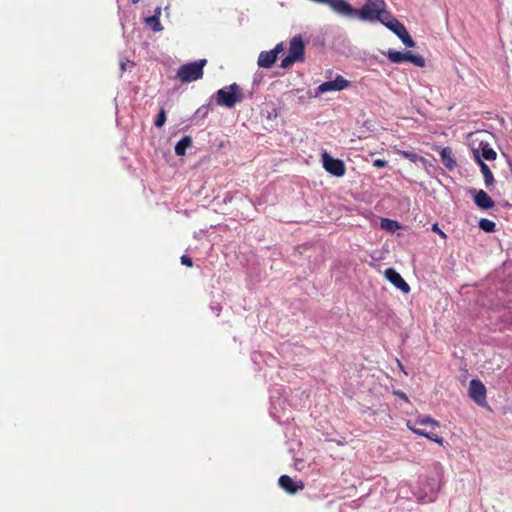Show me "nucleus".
Here are the masks:
<instances>
[{"instance_id": "1", "label": "nucleus", "mask_w": 512, "mask_h": 512, "mask_svg": "<svg viewBox=\"0 0 512 512\" xmlns=\"http://www.w3.org/2000/svg\"><path fill=\"white\" fill-rule=\"evenodd\" d=\"M352 14H342L343 16L359 17L361 20L382 22L388 16L390 11L387 10L385 0H366L360 10L354 9Z\"/></svg>"}, {"instance_id": "2", "label": "nucleus", "mask_w": 512, "mask_h": 512, "mask_svg": "<svg viewBox=\"0 0 512 512\" xmlns=\"http://www.w3.org/2000/svg\"><path fill=\"white\" fill-rule=\"evenodd\" d=\"M439 425L440 424L438 421L429 416L418 417L414 422H407V427L413 433L419 436H423L439 445H443L444 439L432 431L433 429L439 427Z\"/></svg>"}, {"instance_id": "3", "label": "nucleus", "mask_w": 512, "mask_h": 512, "mask_svg": "<svg viewBox=\"0 0 512 512\" xmlns=\"http://www.w3.org/2000/svg\"><path fill=\"white\" fill-rule=\"evenodd\" d=\"M215 100L220 106L233 108L237 103L243 100V93L240 86L233 83L219 89L215 94Z\"/></svg>"}, {"instance_id": "4", "label": "nucleus", "mask_w": 512, "mask_h": 512, "mask_svg": "<svg viewBox=\"0 0 512 512\" xmlns=\"http://www.w3.org/2000/svg\"><path fill=\"white\" fill-rule=\"evenodd\" d=\"M207 64L206 59H199L194 62L183 64L177 71V78L182 83H190L202 79L203 69Z\"/></svg>"}, {"instance_id": "5", "label": "nucleus", "mask_w": 512, "mask_h": 512, "mask_svg": "<svg viewBox=\"0 0 512 512\" xmlns=\"http://www.w3.org/2000/svg\"><path fill=\"white\" fill-rule=\"evenodd\" d=\"M305 47L301 36L293 37L290 41L288 55L281 61V67L286 69L297 61L304 60Z\"/></svg>"}, {"instance_id": "6", "label": "nucleus", "mask_w": 512, "mask_h": 512, "mask_svg": "<svg viewBox=\"0 0 512 512\" xmlns=\"http://www.w3.org/2000/svg\"><path fill=\"white\" fill-rule=\"evenodd\" d=\"M324 169L333 176L342 177L346 172L345 163L341 159L331 157L327 152L322 154Z\"/></svg>"}, {"instance_id": "7", "label": "nucleus", "mask_w": 512, "mask_h": 512, "mask_svg": "<svg viewBox=\"0 0 512 512\" xmlns=\"http://www.w3.org/2000/svg\"><path fill=\"white\" fill-rule=\"evenodd\" d=\"M350 85V82L346 80L341 75H337V77L332 81H326L320 84L317 88L316 95L326 93L329 91H341L347 88Z\"/></svg>"}, {"instance_id": "8", "label": "nucleus", "mask_w": 512, "mask_h": 512, "mask_svg": "<svg viewBox=\"0 0 512 512\" xmlns=\"http://www.w3.org/2000/svg\"><path fill=\"white\" fill-rule=\"evenodd\" d=\"M384 276L403 293H408L410 291V286L408 285V283L395 269L387 268L384 271Z\"/></svg>"}, {"instance_id": "9", "label": "nucleus", "mask_w": 512, "mask_h": 512, "mask_svg": "<svg viewBox=\"0 0 512 512\" xmlns=\"http://www.w3.org/2000/svg\"><path fill=\"white\" fill-rule=\"evenodd\" d=\"M469 396L478 404H482L486 399V388L480 380H471L469 386Z\"/></svg>"}, {"instance_id": "10", "label": "nucleus", "mask_w": 512, "mask_h": 512, "mask_svg": "<svg viewBox=\"0 0 512 512\" xmlns=\"http://www.w3.org/2000/svg\"><path fill=\"white\" fill-rule=\"evenodd\" d=\"M279 485L283 490L290 494H295L297 491L302 490L304 488V484L302 482L296 483L288 475L280 476Z\"/></svg>"}, {"instance_id": "11", "label": "nucleus", "mask_w": 512, "mask_h": 512, "mask_svg": "<svg viewBox=\"0 0 512 512\" xmlns=\"http://www.w3.org/2000/svg\"><path fill=\"white\" fill-rule=\"evenodd\" d=\"M381 23L397 36H400L401 33H404V30L406 29V27L397 18H395L391 12L387 17L384 18Z\"/></svg>"}, {"instance_id": "12", "label": "nucleus", "mask_w": 512, "mask_h": 512, "mask_svg": "<svg viewBox=\"0 0 512 512\" xmlns=\"http://www.w3.org/2000/svg\"><path fill=\"white\" fill-rule=\"evenodd\" d=\"M475 204L484 210L491 209L494 207V201L491 197L483 190H479L474 196Z\"/></svg>"}, {"instance_id": "13", "label": "nucleus", "mask_w": 512, "mask_h": 512, "mask_svg": "<svg viewBox=\"0 0 512 512\" xmlns=\"http://www.w3.org/2000/svg\"><path fill=\"white\" fill-rule=\"evenodd\" d=\"M275 54L271 51H262L258 57V66L262 68H270L276 61Z\"/></svg>"}, {"instance_id": "14", "label": "nucleus", "mask_w": 512, "mask_h": 512, "mask_svg": "<svg viewBox=\"0 0 512 512\" xmlns=\"http://www.w3.org/2000/svg\"><path fill=\"white\" fill-rule=\"evenodd\" d=\"M477 162L480 166L481 173L483 174L485 185L488 189H490L495 182L494 176L489 166L486 163H484L479 157L477 158Z\"/></svg>"}, {"instance_id": "15", "label": "nucleus", "mask_w": 512, "mask_h": 512, "mask_svg": "<svg viewBox=\"0 0 512 512\" xmlns=\"http://www.w3.org/2000/svg\"><path fill=\"white\" fill-rule=\"evenodd\" d=\"M440 158L443 165L448 168L449 170H452L456 166V161L453 158L452 151L449 147H445L440 151Z\"/></svg>"}, {"instance_id": "16", "label": "nucleus", "mask_w": 512, "mask_h": 512, "mask_svg": "<svg viewBox=\"0 0 512 512\" xmlns=\"http://www.w3.org/2000/svg\"><path fill=\"white\" fill-rule=\"evenodd\" d=\"M192 145V138L190 136L182 137L175 145V153L178 156H183L186 150Z\"/></svg>"}, {"instance_id": "17", "label": "nucleus", "mask_w": 512, "mask_h": 512, "mask_svg": "<svg viewBox=\"0 0 512 512\" xmlns=\"http://www.w3.org/2000/svg\"><path fill=\"white\" fill-rule=\"evenodd\" d=\"M404 62L408 61L417 67L425 66V59L421 55L413 54L411 51L403 52Z\"/></svg>"}, {"instance_id": "18", "label": "nucleus", "mask_w": 512, "mask_h": 512, "mask_svg": "<svg viewBox=\"0 0 512 512\" xmlns=\"http://www.w3.org/2000/svg\"><path fill=\"white\" fill-rule=\"evenodd\" d=\"M161 9L157 8L155 14L146 19V23L152 27L153 31H161L162 26L159 20Z\"/></svg>"}, {"instance_id": "19", "label": "nucleus", "mask_w": 512, "mask_h": 512, "mask_svg": "<svg viewBox=\"0 0 512 512\" xmlns=\"http://www.w3.org/2000/svg\"><path fill=\"white\" fill-rule=\"evenodd\" d=\"M479 227L481 230L487 233H492L496 229V223L492 220H489L487 218H482L479 221Z\"/></svg>"}, {"instance_id": "20", "label": "nucleus", "mask_w": 512, "mask_h": 512, "mask_svg": "<svg viewBox=\"0 0 512 512\" xmlns=\"http://www.w3.org/2000/svg\"><path fill=\"white\" fill-rule=\"evenodd\" d=\"M385 55L392 63L404 62L403 52L390 49L385 53Z\"/></svg>"}, {"instance_id": "21", "label": "nucleus", "mask_w": 512, "mask_h": 512, "mask_svg": "<svg viewBox=\"0 0 512 512\" xmlns=\"http://www.w3.org/2000/svg\"><path fill=\"white\" fill-rule=\"evenodd\" d=\"M397 154L401 155L405 159L410 160L411 162L416 163L417 161H424V158L417 153L411 152V151H404V150H396Z\"/></svg>"}, {"instance_id": "22", "label": "nucleus", "mask_w": 512, "mask_h": 512, "mask_svg": "<svg viewBox=\"0 0 512 512\" xmlns=\"http://www.w3.org/2000/svg\"><path fill=\"white\" fill-rule=\"evenodd\" d=\"M381 227L389 232H395L400 228V225L397 221L383 218L381 220Z\"/></svg>"}, {"instance_id": "23", "label": "nucleus", "mask_w": 512, "mask_h": 512, "mask_svg": "<svg viewBox=\"0 0 512 512\" xmlns=\"http://www.w3.org/2000/svg\"><path fill=\"white\" fill-rule=\"evenodd\" d=\"M481 155L485 160L492 161L495 160L497 157V153L495 150L488 145H485L481 149Z\"/></svg>"}, {"instance_id": "24", "label": "nucleus", "mask_w": 512, "mask_h": 512, "mask_svg": "<svg viewBox=\"0 0 512 512\" xmlns=\"http://www.w3.org/2000/svg\"><path fill=\"white\" fill-rule=\"evenodd\" d=\"M401 41L407 46V47H414L415 46V42L414 40L411 38V36L409 35L407 29L404 30V33H401L400 36H398Z\"/></svg>"}, {"instance_id": "25", "label": "nucleus", "mask_w": 512, "mask_h": 512, "mask_svg": "<svg viewBox=\"0 0 512 512\" xmlns=\"http://www.w3.org/2000/svg\"><path fill=\"white\" fill-rule=\"evenodd\" d=\"M166 122V112L164 108H161L156 119H155V126L160 128L162 127Z\"/></svg>"}, {"instance_id": "26", "label": "nucleus", "mask_w": 512, "mask_h": 512, "mask_svg": "<svg viewBox=\"0 0 512 512\" xmlns=\"http://www.w3.org/2000/svg\"><path fill=\"white\" fill-rule=\"evenodd\" d=\"M181 263L187 267H192L193 266V261L192 259L187 256V255H182L181 256Z\"/></svg>"}, {"instance_id": "27", "label": "nucleus", "mask_w": 512, "mask_h": 512, "mask_svg": "<svg viewBox=\"0 0 512 512\" xmlns=\"http://www.w3.org/2000/svg\"><path fill=\"white\" fill-rule=\"evenodd\" d=\"M387 165H388V162L386 160H383V159H376L373 162V166L376 167V168H384Z\"/></svg>"}, {"instance_id": "28", "label": "nucleus", "mask_w": 512, "mask_h": 512, "mask_svg": "<svg viewBox=\"0 0 512 512\" xmlns=\"http://www.w3.org/2000/svg\"><path fill=\"white\" fill-rule=\"evenodd\" d=\"M270 51L273 52L275 54V57L277 58L278 54L283 51V44L282 43L277 44L275 46V48Z\"/></svg>"}, {"instance_id": "29", "label": "nucleus", "mask_w": 512, "mask_h": 512, "mask_svg": "<svg viewBox=\"0 0 512 512\" xmlns=\"http://www.w3.org/2000/svg\"><path fill=\"white\" fill-rule=\"evenodd\" d=\"M432 230L438 233L441 237L446 238V234L438 227V224L432 226Z\"/></svg>"}, {"instance_id": "30", "label": "nucleus", "mask_w": 512, "mask_h": 512, "mask_svg": "<svg viewBox=\"0 0 512 512\" xmlns=\"http://www.w3.org/2000/svg\"><path fill=\"white\" fill-rule=\"evenodd\" d=\"M396 395H398L400 398L404 399L405 401H408V398H407V396H406V394L404 392L397 391Z\"/></svg>"}, {"instance_id": "31", "label": "nucleus", "mask_w": 512, "mask_h": 512, "mask_svg": "<svg viewBox=\"0 0 512 512\" xmlns=\"http://www.w3.org/2000/svg\"><path fill=\"white\" fill-rule=\"evenodd\" d=\"M139 1H140V0H132V3H133V4H136V3H138Z\"/></svg>"}]
</instances>
